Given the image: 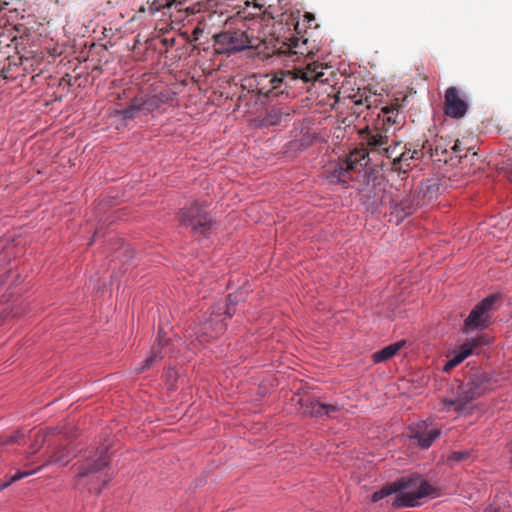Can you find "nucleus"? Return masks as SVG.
<instances>
[{
  "instance_id": "obj_26",
  "label": "nucleus",
  "mask_w": 512,
  "mask_h": 512,
  "mask_svg": "<svg viewBox=\"0 0 512 512\" xmlns=\"http://www.w3.org/2000/svg\"><path fill=\"white\" fill-rule=\"evenodd\" d=\"M486 343L487 342H486L484 336H479V337H475L470 340H467L464 344L461 345L460 349L461 350L468 349L470 351V355H471L475 348L480 347L481 345H484Z\"/></svg>"
},
{
  "instance_id": "obj_40",
  "label": "nucleus",
  "mask_w": 512,
  "mask_h": 512,
  "mask_svg": "<svg viewBox=\"0 0 512 512\" xmlns=\"http://www.w3.org/2000/svg\"><path fill=\"white\" fill-rule=\"evenodd\" d=\"M245 5L248 7L250 5V3L248 1H246Z\"/></svg>"
},
{
  "instance_id": "obj_34",
  "label": "nucleus",
  "mask_w": 512,
  "mask_h": 512,
  "mask_svg": "<svg viewBox=\"0 0 512 512\" xmlns=\"http://www.w3.org/2000/svg\"><path fill=\"white\" fill-rule=\"evenodd\" d=\"M109 481V479L107 480H103L102 481V484L101 485H96V486H89L88 489L91 493H96V494H99L102 490V487Z\"/></svg>"
},
{
  "instance_id": "obj_37",
  "label": "nucleus",
  "mask_w": 512,
  "mask_h": 512,
  "mask_svg": "<svg viewBox=\"0 0 512 512\" xmlns=\"http://www.w3.org/2000/svg\"><path fill=\"white\" fill-rule=\"evenodd\" d=\"M483 512H503V511H501L498 508L489 507L486 510H484Z\"/></svg>"
},
{
  "instance_id": "obj_29",
  "label": "nucleus",
  "mask_w": 512,
  "mask_h": 512,
  "mask_svg": "<svg viewBox=\"0 0 512 512\" xmlns=\"http://www.w3.org/2000/svg\"><path fill=\"white\" fill-rule=\"evenodd\" d=\"M398 147H399L398 143H395L394 146L387 144V145L383 146V148L381 149V152H383L387 158H393L394 161H396V159L398 158V156L396 155V149Z\"/></svg>"
},
{
  "instance_id": "obj_35",
  "label": "nucleus",
  "mask_w": 512,
  "mask_h": 512,
  "mask_svg": "<svg viewBox=\"0 0 512 512\" xmlns=\"http://www.w3.org/2000/svg\"><path fill=\"white\" fill-rule=\"evenodd\" d=\"M43 442V437L41 435H38V444L36 446H33L31 449L30 454H34L38 451L40 444Z\"/></svg>"
},
{
  "instance_id": "obj_9",
  "label": "nucleus",
  "mask_w": 512,
  "mask_h": 512,
  "mask_svg": "<svg viewBox=\"0 0 512 512\" xmlns=\"http://www.w3.org/2000/svg\"><path fill=\"white\" fill-rule=\"evenodd\" d=\"M109 463L107 450L101 449L92 458L86 460L77 474V484L87 485V480L98 478L97 473L104 469Z\"/></svg>"
},
{
  "instance_id": "obj_28",
  "label": "nucleus",
  "mask_w": 512,
  "mask_h": 512,
  "mask_svg": "<svg viewBox=\"0 0 512 512\" xmlns=\"http://www.w3.org/2000/svg\"><path fill=\"white\" fill-rule=\"evenodd\" d=\"M37 473V470H28V471H22V472H17L15 473L13 476H11L10 480L3 483V484H0V491L7 488L8 486H10L12 483L24 478V477H28V476H31L33 474Z\"/></svg>"
},
{
  "instance_id": "obj_21",
  "label": "nucleus",
  "mask_w": 512,
  "mask_h": 512,
  "mask_svg": "<svg viewBox=\"0 0 512 512\" xmlns=\"http://www.w3.org/2000/svg\"><path fill=\"white\" fill-rule=\"evenodd\" d=\"M438 189V186L434 182L431 183V181H428L427 183H423L420 191H418V198L420 197V193H423L422 198L424 202L428 203L437 196Z\"/></svg>"
},
{
  "instance_id": "obj_17",
  "label": "nucleus",
  "mask_w": 512,
  "mask_h": 512,
  "mask_svg": "<svg viewBox=\"0 0 512 512\" xmlns=\"http://www.w3.org/2000/svg\"><path fill=\"white\" fill-rule=\"evenodd\" d=\"M439 495V488L437 486L432 485L426 480L418 479V506L422 504V499H433L438 497Z\"/></svg>"
},
{
  "instance_id": "obj_20",
  "label": "nucleus",
  "mask_w": 512,
  "mask_h": 512,
  "mask_svg": "<svg viewBox=\"0 0 512 512\" xmlns=\"http://www.w3.org/2000/svg\"><path fill=\"white\" fill-rule=\"evenodd\" d=\"M183 3L184 0H153V2L149 4V10L152 14H155L163 8H170L172 6L180 8Z\"/></svg>"
},
{
  "instance_id": "obj_8",
  "label": "nucleus",
  "mask_w": 512,
  "mask_h": 512,
  "mask_svg": "<svg viewBox=\"0 0 512 512\" xmlns=\"http://www.w3.org/2000/svg\"><path fill=\"white\" fill-rule=\"evenodd\" d=\"M495 296H489L479 302L469 313L468 317L464 322V331L468 332L471 330L479 329L483 330L490 324L489 312L492 310Z\"/></svg>"
},
{
  "instance_id": "obj_27",
  "label": "nucleus",
  "mask_w": 512,
  "mask_h": 512,
  "mask_svg": "<svg viewBox=\"0 0 512 512\" xmlns=\"http://www.w3.org/2000/svg\"><path fill=\"white\" fill-rule=\"evenodd\" d=\"M37 473V470H28V471H22V472H17L15 473L13 476H11L10 480L3 483V484H0V491L7 488L8 486H10L12 483L24 478V477H28V476H31L33 474Z\"/></svg>"
},
{
  "instance_id": "obj_36",
  "label": "nucleus",
  "mask_w": 512,
  "mask_h": 512,
  "mask_svg": "<svg viewBox=\"0 0 512 512\" xmlns=\"http://www.w3.org/2000/svg\"><path fill=\"white\" fill-rule=\"evenodd\" d=\"M166 344V340L163 339L161 331L158 333V345L159 347H164Z\"/></svg>"
},
{
  "instance_id": "obj_31",
  "label": "nucleus",
  "mask_w": 512,
  "mask_h": 512,
  "mask_svg": "<svg viewBox=\"0 0 512 512\" xmlns=\"http://www.w3.org/2000/svg\"><path fill=\"white\" fill-rule=\"evenodd\" d=\"M324 407V415L330 418H334L336 416V413L339 411V408L336 405L324 404Z\"/></svg>"
},
{
  "instance_id": "obj_18",
  "label": "nucleus",
  "mask_w": 512,
  "mask_h": 512,
  "mask_svg": "<svg viewBox=\"0 0 512 512\" xmlns=\"http://www.w3.org/2000/svg\"><path fill=\"white\" fill-rule=\"evenodd\" d=\"M138 100L141 110L143 111V115L152 114L161 108V105L159 104L157 98L154 97V95L148 96L146 98H138Z\"/></svg>"
},
{
  "instance_id": "obj_1",
  "label": "nucleus",
  "mask_w": 512,
  "mask_h": 512,
  "mask_svg": "<svg viewBox=\"0 0 512 512\" xmlns=\"http://www.w3.org/2000/svg\"><path fill=\"white\" fill-rule=\"evenodd\" d=\"M392 494L391 505L396 508L415 507L416 506V475L410 474L396 479L394 482L387 483L381 489L375 491L371 496V501L376 503Z\"/></svg>"
},
{
  "instance_id": "obj_15",
  "label": "nucleus",
  "mask_w": 512,
  "mask_h": 512,
  "mask_svg": "<svg viewBox=\"0 0 512 512\" xmlns=\"http://www.w3.org/2000/svg\"><path fill=\"white\" fill-rule=\"evenodd\" d=\"M404 344L405 341L401 340L376 351L372 355L373 362L377 364L392 358Z\"/></svg>"
},
{
  "instance_id": "obj_3",
  "label": "nucleus",
  "mask_w": 512,
  "mask_h": 512,
  "mask_svg": "<svg viewBox=\"0 0 512 512\" xmlns=\"http://www.w3.org/2000/svg\"><path fill=\"white\" fill-rule=\"evenodd\" d=\"M363 149H355L350 152L342 161L331 163L325 169V177L332 184L346 186L349 181L354 180L352 172H359L363 169L366 156Z\"/></svg>"
},
{
  "instance_id": "obj_11",
  "label": "nucleus",
  "mask_w": 512,
  "mask_h": 512,
  "mask_svg": "<svg viewBox=\"0 0 512 512\" xmlns=\"http://www.w3.org/2000/svg\"><path fill=\"white\" fill-rule=\"evenodd\" d=\"M360 144L366 146L370 151L381 152L383 146L389 143V137L386 132L378 128L366 127L359 131Z\"/></svg>"
},
{
  "instance_id": "obj_32",
  "label": "nucleus",
  "mask_w": 512,
  "mask_h": 512,
  "mask_svg": "<svg viewBox=\"0 0 512 512\" xmlns=\"http://www.w3.org/2000/svg\"><path fill=\"white\" fill-rule=\"evenodd\" d=\"M449 150H450L449 156L453 157V155H455L456 157H459V158L462 157L461 155H459V153L461 151L459 140H456L454 142V144L451 147H449Z\"/></svg>"
},
{
  "instance_id": "obj_33",
  "label": "nucleus",
  "mask_w": 512,
  "mask_h": 512,
  "mask_svg": "<svg viewBox=\"0 0 512 512\" xmlns=\"http://www.w3.org/2000/svg\"><path fill=\"white\" fill-rule=\"evenodd\" d=\"M23 434L20 433V432H16L14 433L13 435H11L10 437H8L6 440L4 441H0V445H6V444H9V443H14V442H17L18 439L20 437H22Z\"/></svg>"
},
{
  "instance_id": "obj_5",
  "label": "nucleus",
  "mask_w": 512,
  "mask_h": 512,
  "mask_svg": "<svg viewBox=\"0 0 512 512\" xmlns=\"http://www.w3.org/2000/svg\"><path fill=\"white\" fill-rule=\"evenodd\" d=\"M325 69L322 64L316 62L309 63L304 69L285 70L276 73L271 79V83L273 89H280L282 84L285 85V88L292 87V83L299 79L305 83H326L328 78L325 77Z\"/></svg>"
},
{
  "instance_id": "obj_23",
  "label": "nucleus",
  "mask_w": 512,
  "mask_h": 512,
  "mask_svg": "<svg viewBox=\"0 0 512 512\" xmlns=\"http://www.w3.org/2000/svg\"><path fill=\"white\" fill-rule=\"evenodd\" d=\"M154 97L157 98L160 105L168 104L172 106L177 100V94L171 89H164L155 94Z\"/></svg>"
},
{
  "instance_id": "obj_24",
  "label": "nucleus",
  "mask_w": 512,
  "mask_h": 512,
  "mask_svg": "<svg viewBox=\"0 0 512 512\" xmlns=\"http://www.w3.org/2000/svg\"><path fill=\"white\" fill-rule=\"evenodd\" d=\"M469 355H470V351L468 349L467 350L460 349V352L444 365V371H446V372L450 371L451 369H453L454 367L459 365Z\"/></svg>"
},
{
  "instance_id": "obj_38",
  "label": "nucleus",
  "mask_w": 512,
  "mask_h": 512,
  "mask_svg": "<svg viewBox=\"0 0 512 512\" xmlns=\"http://www.w3.org/2000/svg\"><path fill=\"white\" fill-rule=\"evenodd\" d=\"M403 155H401L400 159H399V163H401L403 161Z\"/></svg>"
},
{
  "instance_id": "obj_16",
  "label": "nucleus",
  "mask_w": 512,
  "mask_h": 512,
  "mask_svg": "<svg viewBox=\"0 0 512 512\" xmlns=\"http://www.w3.org/2000/svg\"><path fill=\"white\" fill-rule=\"evenodd\" d=\"M290 118V113L279 108L269 110L262 120L265 126H277Z\"/></svg>"
},
{
  "instance_id": "obj_2",
  "label": "nucleus",
  "mask_w": 512,
  "mask_h": 512,
  "mask_svg": "<svg viewBox=\"0 0 512 512\" xmlns=\"http://www.w3.org/2000/svg\"><path fill=\"white\" fill-rule=\"evenodd\" d=\"M228 301L225 308L213 307L205 320L200 323L195 332L200 343L209 342L224 334L227 328L226 320L233 314L230 305H234L239 299L237 296L229 295Z\"/></svg>"
},
{
  "instance_id": "obj_14",
  "label": "nucleus",
  "mask_w": 512,
  "mask_h": 512,
  "mask_svg": "<svg viewBox=\"0 0 512 512\" xmlns=\"http://www.w3.org/2000/svg\"><path fill=\"white\" fill-rule=\"evenodd\" d=\"M113 115L121 118L123 121H128L143 115V111L141 110L138 98H135L127 108L115 110Z\"/></svg>"
},
{
  "instance_id": "obj_13",
  "label": "nucleus",
  "mask_w": 512,
  "mask_h": 512,
  "mask_svg": "<svg viewBox=\"0 0 512 512\" xmlns=\"http://www.w3.org/2000/svg\"><path fill=\"white\" fill-rule=\"evenodd\" d=\"M440 434L438 426L428 424L426 421L418 423V447L428 449Z\"/></svg>"
},
{
  "instance_id": "obj_39",
  "label": "nucleus",
  "mask_w": 512,
  "mask_h": 512,
  "mask_svg": "<svg viewBox=\"0 0 512 512\" xmlns=\"http://www.w3.org/2000/svg\"><path fill=\"white\" fill-rule=\"evenodd\" d=\"M410 438H416V434H411Z\"/></svg>"
},
{
  "instance_id": "obj_6",
  "label": "nucleus",
  "mask_w": 512,
  "mask_h": 512,
  "mask_svg": "<svg viewBox=\"0 0 512 512\" xmlns=\"http://www.w3.org/2000/svg\"><path fill=\"white\" fill-rule=\"evenodd\" d=\"M214 41L219 54H231L258 47V41L242 30L221 32L214 36Z\"/></svg>"
},
{
  "instance_id": "obj_30",
  "label": "nucleus",
  "mask_w": 512,
  "mask_h": 512,
  "mask_svg": "<svg viewBox=\"0 0 512 512\" xmlns=\"http://www.w3.org/2000/svg\"><path fill=\"white\" fill-rule=\"evenodd\" d=\"M468 456H469V452H467V451H464V452L455 451V452L451 453V455L448 457V460L459 462V461H462V460L468 458Z\"/></svg>"
},
{
  "instance_id": "obj_10",
  "label": "nucleus",
  "mask_w": 512,
  "mask_h": 512,
  "mask_svg": "<svg viewBox=\"0 0 512 512\" xmlns=\"http://www.w3.org/2000/svg\"><path fill=\"white\" fill-rule=\"evenodd\" d=\"M468 109L466 96L456 87H449L445 91L444 111L451 118H462Z\"/></svg>"
},
{
  "instance_id": "obj_12",
  "label": "nucleus",
  "mask_w": 512,
  "mask_h": 512,
  "mask_svg": "<svg viewBox=\"0 0 512 512\" xmlns=\"http://www.w3.org/2000/svg\"><path fill=\"white\" fill-rule=\"evenodd\" d=\"M449 147L450 142L448 143L443 138L435 140L434 144H430L429 141H426L422 145V153H429L435 161L448 163L452 160V156H449Z\"/></svg>"
},
{
  "instance_id": "obj_7",
  "label": "nucleus",
  "mask_w": 512,
  "mask_h": 512,
  "mask_svg": "<svg viewBox=\"0 0 512 512\" xmlns=\"http://www.w3.org/2000/svg\"><path fill=\"white\" fill-rule=\"evenodd\" d=\"M179 219L182 225L191 227L194 232L201 234H206L212 225L211 216L204 212L198 203L183 208L179 213Z\"/></svg>"
},
{
  "instance_id": "obj_19",
  "label": "nucleus",
  "mask_w": 512,
  "mask_h": 512,
  "mask_svg": "<svg viewBox=\"0 0 512 512\" xmlns=\"http://www.w3.org/2000/svg\"><path fill=\"white\" fill-rule=\"evenodd\" d=\"M70 461H71L70 454L65 450H61V451H58L57 453H55L54 455H52L51 458L45 464L39 466L35 470H37V472H38L43 467L48 466L50 464H58L61 466H66Z\"/></svg>"
},
{
  "instance_id": "obj_22",
  "label": "nucleus",
  "mask_w": 512,
  "mask_h": 512,
  "mask_svg": "<svg viewBox=\"0 0 512 512\" xmlns=\"http://www.w3.org/2000/svg\"><path fill=\"white\" fill-rule=\"evenodd\" d=\"M324 411V404L316 400L308 401L304 406V413L311 417H323Z\"/></svg>"
},
{
  "instance_id": "obj_4",
  "label": "nucleus",
  "mask_w": 512,
  "mask_h": 512,
  "mask_svg": "<svg viewBox=\"0 0 512 512\" xmlns=\"http://www.w3.org/2000/svg\"><path fill=\"white\" fill-rule=\"evenodd\" d=\"M488 389L487 378L485 374L476 372L471 375L466 383H462L457 388V394L453 398H445L444 403L454 410L460 411L471 401L479 398L486 393Z\"/></svg>"
},
{
  "instance_id": "obj_25",
  "label": "nucleus",
  "mask_w": 512,
  "mask_h": 512,
  "mask_svg": "<svg viewBox=\"0 0 512 512\" xmlns=\"http://www.w3.org/2000/svg\"><path fill=\"white\" fill-rule=\"evenodd\" d=\"M162 358L161 351H153L147 358H145L141 365L135 368L136 372H142L151 367L158 359Z\"/></svg>"
}]
</instances>
